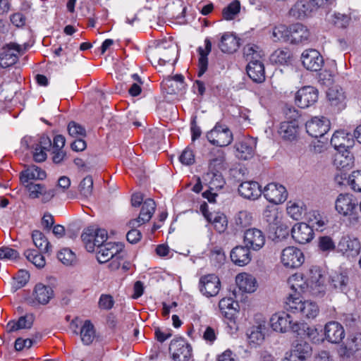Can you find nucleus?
Segmentation results:
<instances>
[{
    "mask_svg": "<svg viewBox=\"0 0 361 361\" xmlns=\"http://www.w3.org/2000/svg\"><path fill=\"white\" fill-rule=\"evenodd\" d=\"M286 121L281 123L279 133L286 140H295L299 135L298 111L292 106H286L284 111Z\"/></svg>",
    "mask_w": 361,
    "mask_h": 361,
    "instance_id": "1",
    "label": "nucleus"
},
{
    "mask_svg": "<svg viewBox=\"0 0 361 361\" xmlns=\"http://www.w3.org/2000/svg\"><path fill=\"white\" fill-rule=\"evenodd\" d=\"M287 310L293 313H300L307 319H313L319 312L317 304L311 300L302 301L298 298L289 297L286 301Z\"/></svg>",
    "mask_w": 361,
    "mask_h": 361,
    "instance_id": "2",
    "label": "nucleus"
},
{
    "mask_svg": "<svg viewBox=\"0 0 361 361\" xmlns=\"http://www.w3.org/2000/svg\"><path fill=\"white\" fill-rule=\"evenodd\" d=\"M208 141L217 147H226L233 141V133L226 126L217 123L215 126L207 133Z\"/></svg>",
    "mask_w": 361,
    "mask_h": 361,
    "instance_id": "3",
    "label": "nucleus"
},
{
    "mask_svg": "<svg viewBox=\"0 0 361 361\" xmlns=\"http://www.w3.org/2000/svg\"><path fill=\"white\" fill-rule=\"evenodd\" d=\"M108 238L107 232L104 229H87L81 235V239L88 252H94L99 247L104 245Z\"/></svg>",
    "mask_w": 361,
    "mask_h": 361,
    "instance_id": "4",
    "label": "nucleus"
},
{
    "mask_svg": "<svg viewBox=\"0 0 361 361\" xmlns=\"http://www.w3.org/2000/svg\"><path fill=\"white\" fill-rule=\"evenodd\" d=\"M28 47L29 45L27 44L20 45L16 43H11L8 44L0 53V66L6 68L15 64L19 56L23 55Z\"/></svg>",
    "mask_w": 361,
    "mask_h": 361,
    "instance_id": "5",
    "label": "nucleus"
},
{
    "mask_svg": "<svg viewBox=\"0 0 361 361\" xmlns=\"http://www.w3.org/2000/svg\"><path fill=\"white\" fill-rule=\"evenodd\" d=\"M169 353L174 361H188L192 356V347L183 338H176L170 343Z\"/></svg>",
    "mask_w": 361,
    "mask_h": 361,
    "instance_id": "6",
    "label": "nucleus"
},
{
    "mask_svg": "<svg viewBox=\"0 0 361 361\" xmlns=\"http://www.w3.org/2000/svg\"><path fill=\"white\" fill-rule=\"evenodd\" d=\"M306 276L312 295H318L324 292L325 271L322 267L312 266Z\"/></svg>",
    "mask_w": 361,
    "mask_h": 361,
    "instance_id": "7",
    "label": "nucleus"
},
{
    "mask_svg": "<svg viewBox=\"0 0 361 361\" xmlns=\"http://www.w3.org/2000/svg\"><path fill=\"white\" fill-rule=\"evenodd\" d=\"M358 205L357 198L352 194H340L335 201V209L344 216H352L356 213Z\"/></svg>",
    "mask_w": 361,
    "mask_h": 361,
    "instance_id": "8",
    "label": "nucleus"
},
{
    "mask_svg": "<svg viewBox=\"0 0 361 361\" xmlns=\"http://www.w3.org/2000/svg\"><path fill=\"white\" fill-rule=\"evenodd\" d=\"M221 289L219 278L214 274H206L199 280V290L207 298L214 297L218 295Z\"/></svg>",
    "mask_w": 361,
    "mask_h": 361,
    "instance_id": "9",
    "label": "nucleus"
},
{
    "mask_svg": "<svg viewBox=\"0 0 361 361\" xmlns=\"http://www.w3.org/2000/svg\"><path fill=\"white\" fill-rule=\"evenodd\" d=\"M306 131L312 137L318 138L330 129V121L324 116H314L305 123Z\"/></svg>",
    "mask_w": 361,
    "mask_h": 361,
    "instance_id": "10",
    "label": "nucleus"
},
{
    "mask_svg": "<svg viewBox=\"0 0 361 361\" xmlns=\"http://www.w3.org/2000/svg\"><path fill=\"white\" fill-rule=\"evenodd\" d=\"M281 262L286 268L295 269L304 262V255L300 249L293 246L287 247L282 250Z\"/></svg>",
    "mask_w": 361,
    "mask_h": 361,
    "instance_id": "11",
    "label": "nucleus"
},
{
    "mask_svg": "<svg viewBox=\"0 0 361 361\" xmlns=\"http://www.w3.org/2000/svg\"><path fill=\"white\" fill-rule=\"evenodd\" d=\"M319 92L312 86H305L295 94V102L302 109L307 108L314 104L318 100Z\"/></svg>",
    "mask_w": 361,
    "mask_h": 361,
    "instance_id": "12",
    "label": "nucleus"
},
{
    "mask_svg": "<svg viewBox=\"0 0 361 361\" xmlns=\"http://www.w3.org/2000/svg\"><path fill=\"white\" fill-rule=\"evenodd\" d=\"M262 192L269 202L275 204L283 202L288 197L286 188L276 183L267 184L262 190Z\"/></svg>",
    "mask_w": 361,
    "mask_h": 361,
    "instance_id": "13",
    "label": "nucleus"
},
{
    "mask_svg": "<svg viewBox=\"0 0 361 361\" xmlns=\"http://www.w3.org/2000/svg\"><path fill=\"white\" fill-rule=\"evenodd\" d=\"M301 60L304 67L311 71L321 70L324 64L322 56L316 49L305 50L302 54Z\"/></svg>",
    "mask_w": 361,
    "mask_h": 361,
    "instance_id": "14",
    "label": "nucleus"
},
{
    "mask_svg": "<svg viewBox=\"0 0 361 361\" xmlns=\"http://www.w3.org/2000/svg\"><path fill=\"white\" fill-rule=\"evenodd\" d=\"M244 243L250 249L259 250L264 245L265 236L261 230L250 228L244 233Z\"/></svg>",
    "mask_w": 361,
    "mask_h": 361,
    "instance_id": "15",
    "label": "nucleus"
},
{
    "mask_svg": "<svg viewBox=\"0 0 361 361\" xmlns=\"http://www.w3.org/2000/svg\"><path fill=\"white\" fill-rule=\"evenodd\" d=\"M355 141L353 136L344 130L336 131L331 139V145L338 151L349 152L354 145Z\"/></svg>",
    "mask_w": 361,
    "mask_h": 361,
    "instance_id": "16",
    "label": "nucleus"
},
{
    "mask_svg": "<svg viewBox=\"0 0 361 361\" xmlns=\"http://www.w3.org/2000/svg\"><path fill=\"white\" fill-rule=\"evenodd\" d=\"M361 246L360 241L356 238L343 236L337 245V250L347 257H354L360 252Z\"/></svg>",
    "mask_w": 361,
    "mask_h": 361,
    "instance_id": "17",
    "label": "nucleus"
},
{
    "mask_svg": "<svg viewBox=\"0 0 361 361\" xmlns=\"http://www.w3.org/2000/svg\"><path fill=\"white\" fill-rule=\"evenodd\" d=\"M155 207L156 204L153 200H146L142 204L139 216L137 219L130 220L128 223L129 226L131 228H136L140 225L149 221L155 211Z\"/></svg>",
    "mask_w": 361,
    "mask_h": 361,
    "instance_id": "18",
    "label": "nucleus"
},
{
    "mask_svg": "<svg viewBox=\"0 0 361 361\" xmlns=\"http://www.w3.org/2000/svg\"><path fill=\"white\" fill-rule=\"evenodd\" d=\"M291 235L294 240L300 244L311 241L314 236L313 229L309 224L298 223L291 229Z\"/></svg>",
    "mask_w": 361,
    "mask_h": 361,
    "instance_id": "19",
    "label": "nucleus"
},
{
    "mask_svg": "<svg viewBox=\"0 0 361 361\" xmlns=\"http://www.w3.org/2000/svg\"><path fill=\"white\" fill-rule=\"evenodd\" d=\"M23 185L28 191L29 197L32 199L38 198L40 195H42L43 201L48 202L56 195V189L47 190L43 184L30 183Z\"/></svg>",
    "mask_w": 361,
    "mask_h": 361,
    "instance_id": "20",
    "label": "nucleus"
},
{
    "mask_svg": "<svg viewBox=\"0 0 361 361\" xmlns=\"http://www.w3.org/2000/svg\"><path fill=\"white\" fill-rule=\"evenodd\" d=\"M326 339L332 343H339L345 336L343 326L337 322H328L324 326Z\"/></svg>",
    "mask_w": 361,
    "mask_h": 361,
    "instance_id": "21",
    "label": "nucleus"
},
{
    "mask_svg": "<svg viewBox=\"0 0 361 361\" xmlns=\"http://www.w3.org/2000/svg\"><path fill=\"white\" fill-rule=\"evenodd\" d=\"M292 317L284 312L273 314L270 319V325L276 332L286 333L290 330Z\"/></svg>",
    "mask_w": 361,
    "mask_h": 361,
    "instance_id": "22",
    "label": "nucleus"
},
{
    "mask_svg": "<svg viewBox=\"0 0 361 361\" xmlns=\"http://www.w3.org/2000/svg\"><path fill=\"white\" fill-rule=\"evenodd\" d=\"M289 42L292 44L305 43L309 41L310 33L306 26L295 23L289 27Z\"/></svg>",
    "mask_w": 361,
    "mask_h": 361,
    "instance_id": "23",
    "label": "nucleus"
},
{
    "mask_svg": "<svg viewBox=\"0 0 361 361\" xmlns=\"http://www.w3.org/2000/svg\"><path fill=\"white\" fill-rule=\"evenodd\" d=\"M329 283L330 287L336 291H345L349 283L347 272L343 270L332 271L329 275Z\"/></svg>",
    "mask_w": 361,
    "mask_h": 361,
    "instance_id": "24",
    "label": "nucleus"
},
{
    "mask_svg": "<svg viewBox=\"0 0 361 361\" xmlns=\"http://www.w3.org/2000/svg\"><path fill=\"white\" fill-rule=\"evenodd\" d=\"M326 97L330 105L337 111L345 106V95L343 89L338 86L330 87L326 92Z\"/></svg>",
    "mask_w": 361,
    "mask_h": 361,
    "instance_id": "25",
    "label": "nucleus"
},
{
    "mask_svg": "<svg viewBox=\"0 0 361 361\" xmlns=\"http://www.w3.org/2000/svg\"><path fill=\"white\" fill-rule=\"evenodd\" d=\"M239 194L245 199L256 200L262 194L260 185L256 181H245L238 187Z\"/></svg>",
    "mask_w": 361,
    "mask_h": 361,
    "instance_id": "26",
    "label": "nucleus"
},
{
    "mask_svg": "<svg viewBox=\"0 0 361 361\" xmlns=\"http://www.w3.org/2000/svg\"><path fill=\"white\" fill-rule=\"evenodd\" d=\"M121 250V248L118 244L111 242L106 243L95 250L97 252V259L101 264L107 262L110 258L114 257Z\"/></svg>",
    "mask_w": 361,
    "mask_h": 361,
    "instance_id": "27",
    "label": "nucleus"
},
{
    "mask_svg": "<svg viewBox=\"0 0 361 361\" xmlns=\"http://www.w3.org/2000/svg\"><path fill=\"white\" fill-rule=\"evenodd\" d=\"M249 77L255 82H262L265 80L264 66L259 59L251 60L247 66Z\"/></svg>",
    "mask_w": 361,
    "mask_h": 361,
    "instance_id": "28",
    "label": "nucleus"
},
{
    "mask_svg": "<svg viewBox=\"0 0 361 361\" xmlns=\"http://www.w3.org/2000/svg\"><path fill=\"white\" fill-rule=\"evenodd\" d=\"M46 176L44 171L35 165H32L20 172V180L24 185L32 183V180H43Z\"/></svg>",
    "mask_w": 361,
    "mask_h": 361,
    "instance_id": "29",
    "label": "nucleus"
},
{
    "mask_svg": "<svg viewBox=\"0 0 361 361\" xmlns=\"http://www.w3.org/2000/svg\"><path fill=\"white\" fill-rule=\"evenodd\" d=\"M255 141L251 138H245L235 144L236 156L243 160L252 157L255 152Z\"/></svg>",
    "mask_w": 361,
    "mask_h": 361,
    "instance_id": "30",
    "label": "nucleus"
},
{
    "mask_svg": "<svg viewBox=\"0 0 361 361\" xmlns=\"http://www.w3.org/2000/svg\"><path fill=\"white\" fill-rule=\"evenodd\" d=\"M267 324L265 321H261L257 325L252 326L247 332V338L250 345L257 346L264 340Z\"/></svg>",
    "mask_w": 361,
    "mask_h": 361,
    "instance_id": "31",
    "label": "nucleus"
},
{
    "mask_svg": "<svg viewBox=\"0 0 361 361\" xmlns=\"http://www.w3.org/2000/svg\"><path fill=\"white\" fill-rule=\"evenodd\" d=\"M314 9H316V8L314 7L310 1H299L290 9L289 14L295 18L302 19L308 16Z\"/></svg>",
    "mask_w": 361,
    "mask_h": 361,
    "instance_id": "32",
    "label": "nucleus"
},
{
    "mask_svg": "<svg viewBox=\"0 0 361 361\" xmlns=\"http://www.w3.org/2000/svg\"><path fill=\"white\" fill-rule=\"evenodd\" d=\"M232 262L238 266L247 264L251 260L250 248L247 246H236L231 252Z\"/></svg>",
    "mask_w": 361,
    "mask_h": 361,
    "instance_id": "33",
    "label": "nucleus"
},
{
    "mask_svg": "<svg viewBox=\"0 0 361 361\" xmlns=\"http://www.w3.org/2000/svg\"><path fill=\"white\" fill-rule=\"evenodd\" d=\"M202 179L212 190H219L225 185V180L219 171H208L202 176Z\"/></svg>",
    "mask_w": 361,
    "mask_h": 361,
    "instance_id": "34",
    "label": "nucleus"
},
{
    "mask_svg": "<svg viewBox=\"0 0 361 361\" xmlns=\"http://www.w3.org/2000/svg\"><path fill=\"white\" fill-rule=\"evenodd\" d=\"M219 47L224 53L232 54L238 49L239 40L232 33H224L220 38Z\"/></svg>",
    "mask_w": 361,
    "mask_h": 361,
    "instance_id": "35",
    "label": "nucleus"
},
{
    "mask_svg": "<svg viewBox=\"0 0 361 361\" xmlns=\"http://www.w3.org/2000/svg\"><path fill=\"white\" fill-rule=\"evenodd\" d=\"M235 282L239 289L246 293H252L257 288L255 278L247 273L238 274L235 277Z\"/></svg>",
    "mask_w": 361,
    "mask_h": 361,
    "instance_id": "36",
    "label": "nucleus"
},
{
    "mask_svg": "<svg viewBox=\"0 0 361 361\" xmlns=\"http://www.w3.org/2000/svg\"><path fill=\"white\" fill-rule=\"evenodd\" d=\"M32 295L39 304L46 305L54 296V291L49 286L37 283L35 287Z\"/></svg>",
    "mask_w": 361,
    "mask_h": 361,
    "instance_id": "37",
    "label": "nucleus"
},
{
    "mask_svg": "<svg viewBox=\"0 0 361 361\" xmlns=\"http://www.w3.org/2000/svg\"><path fill=\"white\" fill-rule=\"evenodd\" d=\"M177 52L174 46H169L168 48L163 44H159L154 54V60H157L159 65H165L166 63L170 62Z\"/></svg>",
    "mask_w": 361,
    "mask_h": 361,
    "instance_id": "38",
    "label": "nucleus"
},
{
    "mask_svg": "<svg viewBox=\"0 0 361 361\" xmlns=\"http://www.w3.org/2000/svg\"><path fill=\"white\" fill-rule=\"evenodd\" d=\"M288 283L290 288L295 292L299 293H305L307 291L310 292V287L307 281V279H305L302 274H295L289 277Z\"/></svg>",
    "mask_w": 361,
    "mask_h": 361,
    "instance_id": "39",
    "label": "nucleus"
},
{
    "mask_svg": "<svg viewBox=\"0 0 361 361\" xmlns=\"http://www.w3.org/2000/svg\"><path fill=\"white\" fill-rule=\"evenodd\" d=\"M34 317L32 314H26L20 317L17 322L10 321L6 325L8 332H13L19 329H30L33 324Z\"/></svg>",
    "mask_w": 361,
    "mask_h": 361,
    "instance_id": "40",
    "label": "nucleus"
},
{
    "mask_svg": "<svg viewBox=\"0 0 361 361\" xmlns=\"http://www.w3.org/2000/svg\"><path fill=\"white\" fill-rule=\"evenodd\" d=\"M205 49L202 47L198 48V53L200 55L198 61V76L201 77L207 70L208 59L207 56L212 49V43L209 39L204 40Z\"/></svg>",
    "mask_w": 361,
    "mask_h": 361,
    "instance_id": "41",
    "label": "nucleus"
},
{
    "mask_svg": "<svg viewBox=\"0 0 361 361\" xmlns=\"http://www.w3.org/2000/svg\"><path fill=\"white\" fill-rule=\"evenodd\" d=\"M79 334L82 343L86 345H90L96 337L94 326L90 320L83 322Z\"/></svg>",
    "mask_w": 361,
    "mask_h": 361,
    "instance_id": "42",
    "label": "nucleus"
},
{
    "mask_svg": "<svg viewBox=\"0 0 361 361\" xmlns=\"http://www.w3.org/2000/svg\"><path fill=\"white\" fill-rule=\"evenodd\" d=\"M334 165L339 169H345L351 167L353 164L352 156L350 152L341 150L334 155Z\"/></svg>",
    "mask_w": 361,
    "mask_h": 361,
    "instance_id": "43",
    "label": "nucleus"
},
{
    "mask_svg": "<svg viewBox=\"0 0 361 361\" xmlns=\"http://www.w3.org/2000/svg\"><path fill=\"white\" fill-rule=\"evenodd\" d=\"M291 54L288 49H277L270 56L272 63L288 65L290 62Z\"/></svg>",
    "mask_w": 361,
    "mask_h": 361,
    "instance_id": "44",
    "label": "nucleus"
},
{
    "mask_svg": "<svg viewBox=\"0 0 361 361\" xmlns=\"http://www.w3.org/2000/svg\"><path fill=\"white\" fill-rule=\"evenodd\" d=\"M289 27L284 25L275 26L271 32V39L276 42H289Z\"/></svg>",
    "mask_w": 361,
    "mask_h": 361,
    "instance_id": "45",
    "label": "nucleus"
},
{
    "mask_svg": "<svg viewBox=\"0 0 361 361\" xmlns=\"http://www.w3.org/2000/svg\"><path fill=\"white\" fill-rule=\"evenodd\" d=\"M32 238L35 245L41 252H49L50 244L45 235L39 231H34L32 233Z\"/></svg>",
    "mask_w": 361,
    "mask_h": 361,
    "instance_id": "46",
    "label": "nucleus"
},
{
    "mask_svg": "<svg viewBox=\"0 0 361 361\" xmlns=\"http://www.w3.org/2000/svg\"><path fill=\"white\" fill-rule=\"evenodd\" d=\"M291 350L300 357L304 361L311 356L312 347L305 341L297 343L293 346Z\"/></svg>",
    "mask_w": 361,
    "mask_h": 361,
    "instance_id": "47",
    "label": "nucleus"
},
{
    "mask_svg": "<svg viewBox=\"0 0 361 361\" xmlns=\"http://www.w3.org/2000/svg\"><path fill=\"white\" fill-rule=\"evenodd\" d=\"M24 255L27 260L31 262L36 267L42 268L45 266L44 257L42 254L38 253L37 251L28 249L25 251Z\"/></svg>",
    "mask_w": 361,
    "mask_h": 361,
    "instance_id": "48",
    "label": "nucleus"
},
{
    "mask_svg": "<svg viewBox=\"0 0 361 361\" xmlns=\"http://www.w3.org/2000/svg\"><path fill=\"white\" fill-rule=\"evenodd\" d=\"M29 279L30 274L28 271L25 270L18 271L17 275L13 278V282L11 286L12 291L16 292L17 290L25 286Z\"/></svg>",
    "mask_w": 361,
    "mask_h": 361,
    "instance_id": "49",
    "label": "nucleus"
},
{
    "mask_svg": "<svg viewBox=\"0 0 361 361\" xmlns=\"http://www.w3.org/2000/svg\"><path fill=\"white\" fill-rule=\"evenodd\" d=\"M240 4L237 0H235L226 6L222 11L224 19L226 20H233L240 12Z\"/></svg>",
    "mask_w": 361,
    "mask_h": 361,
    "instance_id": "50",
    "label": "nucleus"
},
{
    "mask_svg": "<svg viewBox=\"0 0 361 361\" xmlns=\"http://www.w3.org/2000/svg\"><path fill=\"white\" fill-rule=\"evenodd\" d=\"M326 221V217L322 216L318 212L313 211L310 213L309 223L312 229L314 228L316 230L322 231Z\"/></svg>",
    "mask_w": 361,
    "mask_h": 361,
    "instance_id": "51",
    "label": "nucleus"
},
{
    "mask_svg": "<svg viewBox=\"0 0 361 361\" xmlns=\"http://www.w3.org/2000/svg\"><path fill=\"white\" fill-rule=\"evenodd\" d=\"M93 190V179L90 176L85 177L79 185V191L81 195L85 198L92 196Z\"/></svg>",
    "mask_w": 361,
    "mask_h": 361,
    "instance_id": "52",
    "label": "nucleus"
},
{
    "mask_svg": "<svg viewBox=\"0 0 361 361\" xmlns=\"http://www.w3.org/2000/svg\"><path fill=\"white\" fill-rule=\"evenodd\" d=\"M329 20L338 28H346L350 25V17L345 14L334 13Z\"/></svg>",
    "mask_w": 361,
    "mask_h": 361,
    "instance_id": "53",
    "label": "nucleus"
},
{
    "mask_svg": "<svg viewBox=\"0 0 361 361\" xmlns=\"http://www.w3.org/2000/svg\"><path fill=\"white\" fill-rule=\"evenodd\" d=\"M209 222L212 223L219 233L224 231L227 226V220L225 215L223 214H214L207 220Z\"/></svg>",
    "mask_w": 361,
    "mask_h": 361,
    "instance_id": "54",
    "label": "nucleus"
},
{
    "mask_svg": "<svg viewBox=\"0 0 361 361\" xmlns=\"http://www.w3.org/2000/svg\"><path fill=\"white\" fill-rule=\"evenodd\" d=\"M252 216L247 211H240L235 216V223L240 228H245L252 224Z\"/></svg>",
    "mask_w": 361,
    "mask_h": 361,
    "instance_id": "55",
    "label": "nucleus"
},
{
    "mask_svg": "<svg viewBox=\"0 0 361 361\" xmlns=\"http://www.w3.org/2000/svg\"><path fill=\"white\" fill-rule=\"evenodd\" d=\"M264 219L269 224L277 225L279 222V212L274 206H268L263 212Z\"/></svg>",
    "mask_w": 361,
    "mask_h": 361,
    "instance_id": "56",
    "label": "nucleus"
},
{
    "mask_svg": "<svg viewBox=\"0 0 361 361\" xmlns=\"http://www.w3.org/2000/svg\"><path fill=\"white\" fill-rule=\"evenodd\" d=\"M318 246L319 250L324 252L334 251L336 248L333 239L327 235L322 236L319 238Z\"/></svg>",
    "mask_w": 361,
    "mask_h": 361,
    "instance_id": "57",
    "label": "nucleus"
},
{
    "mask_svg": "<svg viewBox=\"0 0 361 361\" xmlns=\"http://www.w3.org/2000/svg\"><path fill=\"white\" fill-rule=\"evenodd\" d=\"M57 257L66 265H71L75 260V255L68 248L61 250Z\"/></svg>",
    "mask_w": 361,
    "mask_h": 361,
    "instance_id": "58",
    "label": "nucleus"
},
{
    "mask_svg": "<svg viewBox=\"0 0 361 361\" xmlns=\"http://www.w3.org/2000/svg\"><path fill=\"white\" fill-rule=\"evenodd\" d=\"M348 183L354 191L361 192V171H353L349 176Z\"/></svg>",
    "mask_w": 361,
    "mask_h": 361,
    "instance_id": "59",
    "label": "nucleus"
},
{
    "mask_svg": "<svg viewBox=\"0 0 361 361\" xmlns=\"http://www.w3.org/2000/svg\"><path fill=\"white\" fill-rule=\"evenodd\" d=\"M225 156L223 151L217 149L216 155L209 158V171H217L216 166H220L224 161Z\"/></svg>",
    "mask_w": 361,
    "mask_h": 361,
    "instance_id": "60",
    "label": "nucleus"
},
{
    "mask_svg": "<svg viewBox=\"0 0 361 361\" xmlns=\"http://www.w3.org/2000/svg\"><path fill=\"white\" fill-rule=\"evenodd\" d=\"M257 49L258 47L255 44H247L243 48V53L246 59L249 61L251 60L259 59L261 56Z\"/></svg>",
    "mask_w": 361,
    "mask_h": 361,
    "instance_id": "61",
    "label": "nucleus"
},
{
    "mask_svg": "<svg viewBox=\"0 0 361 361\" xmlns=\"http://www.w3.org/2000/svg\"><path fill=\"white\" fill-rule=\"evenodd\" d=\"M18 257V251L14 249L8 247H0V260H12L17 259Z\"/></svg>",
    "mask_w": 361,
    "mask_h": 361,
    "instance_id": "62",
    "label": "nucleus"
},
{
    "mask_svg": "<svg viewBox=\"0 0 361 361\" xmlns=\"http://www.w3.org/2000/svg\"><path fill=\"white\" fill-rule=\"evenodd\" d=\"M287 212L291 218L298 220L302 216V208L298 203L289 202L288 203Z\"/></svg>",
    "mask_w": 361,
    "mask_h": 361,
    "instance_id": "63",
    "label": "nucleus"
},
{
    "mask_svg": "<svg viewBox=\"0 0 361 361\" xmlns=\"http://www.w3.org/2000/svg\"><path fill=\"white\" fill-rule=\"evenodd\" d=\"M68 134L72 137L85 136V129L80 125L74 121H71L68 125Z\"/></svg>",
    "mask_w": 361,
    "mask_h": 361,
    "instance_id": "64",
    "label": "nucleus"
}]
</instances>
